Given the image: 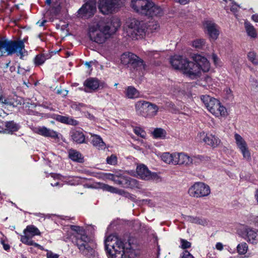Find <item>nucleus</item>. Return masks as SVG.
I'll return each instance as SVG.
<instances>
[{
  "instance_id": "1",
  "label": "nucleus",
  "mask_w": 258,
  "mask_h": 258,
  "mask_svg": "<svg viewBox=\"0 0 258 258\" xmlns=\"http://www.w3.org/2000/svg\"><path fill=\"white\" fill-rule=\"evenodd\" d=\"M104 242L105 249L109 254V258H135L139 254L130 243H124L115 235H109Z\"/></svg>"
},
{
  "instance_id": "2",
  "label": "nucleus",
  "mask_w": 258,
  "mask_h": 258,
  "mask_svg": "<svg viewBox=\"0 0 258 258\" xmlns=\"http://www.w3.org/2000/svg\"><path fill=\"white\" fill-rule=\"evenodd\" d=\"M120 26L119 22L112 26V23L106 22L104 20H100L96 26L89 27V35L90 39L98 44H102L114 33Z\"/></svg>"
},
{
  "instance_id": "3",
  "label": "nucleus",
  "mask_w": 258,
  "mask_h": 258,
  "mask_svg": "<svg viewBox=\"0 0 258 258\" xmlns=\"http://www.w3.org/2000/svg\"><path fill=\"white\" fill-rule=\"evenodd\" d=\"M23 41L9 40L5 38H0V56L9 55L16 53L22 59L27 54Z\"/></svg>"
},
{
  "instance_id": "4",
  "label": "nucleus",
  "mask_w": 258,
  "mask_h": 258,
  "mask_svg": "<svg viewBox=\"0 0 258 258\" xmlns=\"http://www.w3.org/2000/svg\"><path fill=\"white\" fill-rule=\"evenodd\" d=\"M201 99L207 109L216 117H226V108L216 99L209 95H202Z\"/></svg>"
},
{
  "instance_id": "5",
  "label": "nucleus",
  "mask_w": 258,
  "mask_h": 258,
  "mask_svg": "<svg viewBox=\"0 0 258 258\" xmlns=\"http://www.w3.org/2000/svg\"><path fill=\"white\" fill-rule=\"evenodd\" d=\"M109 178L115 183L125 188H133L137 185V181L128 176L122 171H115L113 174H109Z\"/></svg>"
},
{
  "instance_id": "6",
  "label": "nucleus",
  "mask_w": 258,
  "mask_h": 258,
  "mask_svg": "<svg viewBox=\"0 0 258 258\" xmlns=\"http://www.w3.org/2000/svg\"><path fill=\"white\" fill-rule=\"evenodd\" d=\"M23 233L24 235H21L20 238V241L23 243L28 245L34 246L41 250L43 249L42 246L31 239L33 237L41 234V232L36 227L33 225H28L24 230Z\"/></svg>"
},
{
  "instance_id": "7",
  "label": "nucleus",
  "mask_w": 258,
  "mask_h": 258,
  "mask_svg": "<svg viewBox=\"0 0 258 258\" xmlns=\"http://www.w3.org/2000/svg\"><path fill=\"white\" fill-rule=\"evenodd\" d=\"M137 112L144 117L155 116L158 110V106L146 101H139L135 104Z\"/></svg>"
},
{
  "instance_id": "8",
  "label": "nucleus",
  "mask_w": 258,
  "mask_h": 258,
  "mask_svg": "<svg viewBox=\"0 0 258 258\" xmlns=\"http://www.w3.org/2000/svg\"><path fill=\"white\" fill-rule=\"evenodd\" d=\"M91 239L87 235H83L78 239L77 246L80 252L88 258H93L96 255L95 250L89 245Z\"/></svg>"
},
{
  "instance_id": "9",
  "label": "nucleus",
  "mask_w": 258,
  "mask_h": 258,
  "mask_svg": "<svg viewBox=\"0 0 258 258\" xmlns=\"http://www.w3.org/2000/svg\"><path fill=\"white\" fill-rule=\"evenodd\" d=\"M210 192L209 186L203 182H196L188 189L189 195L195 198L206 197Z\"/></svg>"
},
{
  "instance_id": "10",
  "label": "nucleus",
  "mask_w": 258,
  "mask_h": 258,
  "mask_svg": "<svg viewBox=\"0 0 258 258\" xmlns=\"http://www.w3.org/2000/svg\"><path fill=\"white\" fill-rule=\"evenodd\" d=\"M121 5L120 0H100L98 8L103 14L112 13Z\"/></svg>"
},
{
  "instance_id": "11",
  "label": "nucleus",
  "mask_w": 258,
  "mask_h": 258,
  "mask_svg": "<svg viewBox=\"0 0 258 258\" xmlns=\"http://www.w3.org/2000/svg\"><path fill=\"white\" fill-rule=\"evenodd\" d=\"M121 5L120 0H100L98 8L103 14L112 13Z\"/></svg>"
},
{
  "instance_id": "12",
  "label": "nucleus",
  "mask_w": 258,
  "mask_h": 258,
  "mask_svg": "<svg viewBox=\"0 0 258 258\" xmlns=\"http://www.w3.org/2000/svg\"><path fill=\"white\" fill-rule=\"evenodd\" d=\"M145 31V27L143 24L136 19L131 20L127 30L128 35L132 39H138V36H142Z\"/></svg>"
},
{
  "instance_id": "13",
  "label": "nucleus",
  "mask_w": 258,
  "mask_h": 258,
  "mask_svg": "<svg viewBox=\"0 0 258 258\" xmlns=\"http://www.w3.org/2000/svg\"><path fill=\"white\" fill-rule=\"evenodd\" d=\"M152 5L149 0H132L131 6L136 12L147 16Z\"/></svg>"
},
{
  "instance_id": "14",
  "label": "nucleus",
  "mask_w": 258,
  "mask_h": 258,
  "mask_svg": "<svg viewBox=\"0 0 258 258\" xmlns=\"http://www.w3.org/2000/svg\"><path fill=\"white\" fill-rule=\"evenodd\" d=\"M136 172L139 178L145 180H157L158 175L155 172L150 171L144 164H140L137 166Z\"/></svg>"
},
{
  "instance_id": "15",
  "label": "nucleus",
  "mask_w": 258,
  "mask_h": 258,
  "mask_svg": "<svg viewBox=\"0 0 258 258\" xmlns=\"http://www.w3.org/2000/svg\"><path fill=\"white\" fill-rule=\"evenodd\" d=\"M234 139L236 146L242 154L243 158L246 160H250V153L244 139L240 135L236 133L234 134Z\"/></svg>"
},
{
  "instance_id": "16",
  "label": "nucleus",
  "mask_w": 258,
  "mask_h": 258,
  "mask_svg": "<svg viewBox=\"0 0 258 258\" xmlns=\"http://www.w3.org/2000/svg\"><path fill=\"white\" fill-rule=\"evenodd\" d=\"M184 74L191 79H195L200 76L201 73L200 69L195 61L188 60L183 70Z\"/></svg>"
},
{
  "instance_id": "17",
  "label": "nucleus",
  "mask_w": 258,
  "mask_h": 258,
  "mask_svg": "<svg viewBox=\"0 0 258 258\" xmlns=\"http://www.w3.org/2000/svg\"><path fill=\"white\" fill-rule=\"evenodd\" d=\"M96 11V3L94 0L90 1L84 4L78 11V14L85 18L93 16Z\"/></svg>"
},
{
  "instance_id": "18",
  "label": "nucleus",
  "mask_w": 258,
  "mask_h": 258,
  "mask_svg": "<svg viewBox=\"0 0 258 258\" xmlns=\"http://www.w3.org/2000/svg\"><path fill=\"white\" fill-rule=\"evenodd\" d=\"M199 136L206 144L213 148L218 147L221 143L220 140L212 134L208 133L205 135L204 132H202L199 134Z\"/></svg>"
},
{
  "instance_id": "19",
  "label": "nucleus",
  "mask_w": 258,
  "mask_h": 258,
  "mask_svg": "<svg viewBox=\"0 0 258 258\" xmlns=\"http://www.w3.org/2000/svg\"><path fill=\"white\" fill-rule=\"evenodd\" d=\"M242 236L248 242L252 244H256L258 242V233L252 228H244Z\"/></svg>"
},
{
  "instance_id": "20",
  "label": "nucleus",
  "mask_w": 258,
  "mask_h": 258,
  "mask_svg": "<svg viewBox=\"0 0 258 258\" xmlns=\"http://www.w3.org/2000/svg\"><path fill=\"white\" fill-rule=\"evenodd\" d=\"M205 27L210 38L213 40H216L219 35L218 26L212 22L207 21L205 24Z\"/></svg>"
},
{
  "instance_id": "21",
  "label": "nucleus",
  "mask_w": 258,
  "mask_h": 258,
  "mask_svg": "<svg viewBox=\"0 0 258 258\" xmlns=\"http://www.w3.org/2000/svg\"><path fill=\"white\" fill-rule=\"evenodd\" d=\"M188 60L180 55H174L170 58V63L175 70H183Z\"/></svg>"
},
{
  "instance_id": "22",
  "label": "nucleus",
  "mask_w": 258,
  "mask_h": 258,
  "mask_svg": "<svg viewBox=\"0 0 258 258\" xmlns=\"http://www.w3.org/2000/svg\"><path fill=\"white\" fill-rule=\"evenodd\" d=\"M194 61L200 69L201 73L207 72L210 69V64L208 59L201 55H196L194 57Z\"/></svg>"
},
{
  "instance_id": "23",
  "label": "nucleus",
  "mask_w": 258,
  "mask_h": 258,
  "mask_svg": "<svg viewBox=\"0 0 258 258\" xmlns=\"http://www.w3.org/2000/svg\"><path fill=\"white\" fill-rule=\"evenodd\" d=\"M174 165H189L192 163L193 158L184 153H175Z\"/></svg>"
},
{
  "instance_id": "24",
  "label": "nucleus",
  "mask_w": 258,
  "mask_h": 258,
  "mask_svg": "<svg viewBox=\"0 0 258 258\" xmlns=\"http://www.w3.org/2000/svg\"><path fill=\"white\" fill-rule=\"evenodd\" d=\"M84 91L86 92L91 93L96 91L99 86L98 80L93 78H90L84 82Z\"/></svg>"
},
{
  "instance_id": "25",
  "label": "nucleus",
  "mask_w": 258,
  "mask_h": 258,
  "mask_svg": "<svg viewBox=\"0 0 258 258\" xmlns=\"http://www.w3.org/2000/svg\"><path fill=\"white\" fill-rule=\"evenodd\" d=\"M36 132L43 137H50L54 139H58V133L45 126L39 127Z\"/></svg>"
},
{
  "instance_id": "26",
  "label": "nucleus",
  "mask_w": 258,
  "mask_h": 258,
  "mask_svg": "<svg viewBox=\"0 0 258 258\" xmlns=\"http://www.w3.org/2000/svg\"><path fill=\"white\" fill-rule=\"evenodd\" d=\"M132 61L130 68L137 71L143 72L146 70L147 66L144 60L136 55V58Z\"/></svg>"
},
{
  "instance_id": "27",
  "label": "nucleus",
  "mask_w": 258,
  "mask_h": 258,
  "mask_svg": "<svg viewBox=\"0 0 258 258\" xmlns=\"http://www.w3.org/2000/svg\"><path fill=\"white\" fill-rule=\"evenodd\" d=\"M90 141L93 146L99 150H104L106 148L105 143L99 135L91 134Z\"/></svg>"
},
{
  "instance_id": "28",
  "label": "nucleus",
  "mask_w": 258,
  "mask_h": 258,
  "mask_svg": "<svg viewBox=\"0 0 258 258\" xmlns=\"http://www.w3.org/2000/svg\"><path fill=\"white\" fill-rule=\"evenodd\" d=\"M71 136L74 142L78 144H82L85 143V136L80 130H74L71 132Z\"/></svg>"
},
{
  "instance_id": "29",
  "label": "nucleus",
  "mask_w": 258,
  "mask_h": 258,
  "mask_svg": "<svg viewBox=\"0 0 258 258\" xmlns=\"http://www.w3.org/2000/svg\"><path fill=\"white\" fill-rule=\"evenodd\" d=\"M53 118L63 123H66L72 125H76L78 124V122L76 120L68 116L54 114L53 115Z\"/></svg>"
},
{
  "instance_id": "30",
  "label": "nucleus",
  "mask_w": 258,
  "mask_h": 258,
  "mask_svg": "<svg viewBox=\"0 0 258 258\" xmlns=\"http://www.w3.org/2000/svg\"><path fill=\"white\" fill-rule=\"evenodd\" d=\"M184 219L189 222L199 224L202 226L208 225V221L206 219L191 216L182 215Z\"/></svg>"
},
{
  "instance_id": "31",
  "label": "nucleus",
  "mask_w": 258,
  "mask_h": 258,
  "mask_svg": "<svg viewBox=\"0 0 258 258\" xmlns=\"http://www.w3.org/2000/svg\"><path fill=\"white\" fill-rule=\"evenodd\" d=\"M134 58H136V55L128 52L123 53L120 56L121 63L123 65H128L130 67Z\"/></svg>"
},
{
  "instance_id": "32",
  "label": "nucleus",
  "mask_w": 258,
  "mask_h": 258,
  "mask_svg": "<svg viewBox=\"0 0 258 258\" xmlns=\"http://www.w3.org/2000/svg\"><path fill=\"white\" fill-rule=\"evenodd\" d=\"M69 158L73 161L83 163L84 158L82 155L78 151L74 149H71L69 151Z\"/></svg>"
},
{
  "instance_id": "33",
  "label": "nucleus",
  "mask_w": 258,
  "mask_h": 258,
  "mask_svg": "<svg viewBox=\"0 0 258 258\" xmlns=\"http://www.w3.org/2000/svg\"><path fill=\"white\" fill-rule=\"evenodd\" d=\"M5 132L8 134H12L13 132L17 131L20 127L19 124L13 121L5 122Z\"/></svg>"
},
{
  "instance_id": "34",
  "label": "nucleus",
  "mask_w": 258,
  "mask_h": 258,
  "mask_svg": "<svg viewBox=\"0 0 258 258\" xmlns=\"http://www.w3.org/2000/svg\"><path fill=\"white\" fill-rule=\"evenodd\" d=\"M125 94L130 99H136L140 97V92L133 86H128L125 90Z\"/></svg>"
},
{
  "instance_id": "35",
  "label": "nucleus",
  "mask_w": 258,
  "mask_h": 258,
  "mask_svg": "<svg viewBox=\"0 0 258 258\" xmlns=\"http://www.w3.org/2000/svg\"><path fill=\"white\" fill-rule=\"evenodd\" d=\"M163 14L162 9L159 6L155 5L153 2L152 8L150 9L147 16L149 17H160Z\"/></svg>"
},
{
  "instance_id": "36",
  "label": "nucleus",
  "mask_w": 258,
  "mask_h": 258,
  "mask_svg": "<svg viewBox=\"0 0 258 258\" xmlns=\"http://www.w3.org/2000/svg\"><path fill=\"white\" fill-rule=\"evenodd\" d=\"M244 27L247 35L251 38H255L257 33L254 27L248 21L244 23Z\"/></svg>"
},
{
  "instance_id": "37",
  "label": "nucleus",
  "mask_w": 258,
  "mask_h": 258,
  "mask_svg": "<svg viewBox=\"0 0 258 258\" xmlns=\"http://www.w3.org/2000/svg\"><path fill=\"white\" fill-rule=\"evenodd\" d=\"M175 153L170 154L169 153L166 152L162 154L161 155L162 160L167 164H172L174 165V160Z\"/></svg>"
},
{
  "instance_id": "38",
  "label": "nucleus",
  "mask_w": 258,
  "mask_h": 258,
  "mask_svg": "<svg viewBox=\"0 0 258 258\" xmlns=\"http://www.w3.org/2000/svg\"><path fill=\"white\" fill-rule=\"evenodd\" d=\"M153 136L156 139H165L166 136V132L161 128L155 129L153 132Z\"/></svg>"
},
{
  "instance_id": "39",
  "label": "nucleus",
  "mask_w": 258,
  "mask_h": 258,
  "mask_svg": "<svg viewBox=\"0 0 258 258\" xmlns=\"http://www.w3.org/2000/svg\"><path fill=\"white\" fill-rule=\"evenodd\" d=\"M71 228L72 230L77 232V235H76V242L77 243L78 241V239L80 238L83 235H87L86 234H85V231L84 230V229L82 227H81L80 226H75V225H71Z\"/></svg>"
},
{
  "instance_id": "40",
  "label": "nucleus",
  "mask_w": 258,
  "mask_h": 258,
  "mask_svg": "<svg viewBox=\"0 0 258 258\" xmlns=\"http://www.w3.org/2000/svg\"><path fill=\"white\" fill-rule=\"evenodd\" d=\"M46 55L44 54H40L37 55L34 59V63L36 66H40L44 63L48 58Z\"/></svg>"
},
{
  "instance_id": "41",
  "label": "nucleus",
  "mask_w": 258,
  "mask_h": 258,
  "mask_svg": "<svg viewBox=\"0 0 258 258\" xmlns=\"http://www.w3.org/2000/svg\"><path fill=\"white\" fill-rule=\"evenodd\" d=\"M237 250L239 254H244L247 251L248 245L245 242H242L237 245Z\"/></svg>"
},
{
  "instance_id": "42",
  "label": "nucleus",
  "mask_w": 258,
  "mask_h": 258,
  "mask_svg": "<svg viewBox=\"0 0 258 258\" xmlns=\"http://www.w3.org/2000/svg\"><path fill=\"white\" fill-rule=\"evenodd\" d=\"M145 53L146 55L151 60L159 58L161 56L160 52L158 51H147Z\"/></svg>"
},
{
  "instance_id": "43",
  "label": "nucleus",
  "mask_w": 258,
  "mask_h": 258,
  "mask_svg": "<svg viewBox=\"0 0 258 258\" xmlns=\"http://www.w3.org/2000/svg\"><path fill=\"white\" fill-rule=\"evenodd\" d=\"M0 102L9 106H14V99L10 97H0Z\"/></svg>"
},
{
  "instance_id": "44",
  "label": "nucleus",
  "mask_w": 258,
  "mask_h": 258,
  "mask_svg": "<svg viewBox=\"0 0 258 258\" xmlns=\"http://www.w3.org/2000/svg\"><path fill=\"white\" fill-rule=\"evenodd\" d=\"M205 44V40L203 39H198L192 42V46L196 48H201Z\"/></svg>"
},
{
  "instance_id": "45",
  "label": "nucleus",
  "mask_w": 258,
  "mask_h": 258,
  "mask_svg": "<svg viewBox=\"0 0 258 258\" xmlns=\"http://www.w3.org/2000/svg\"><path fill=\"white\" fill-rule=\"evenodd\" d=\"M170 92L174 96H179L183 94V92L180 89V86L178 85L172 87Z\"/></svg>"
},
{
  "instance_id": "46",
  "label": "nucleus",
  "mask_w": 258,
  "mask_h": 258,
  "mask_svg": "<svg viewBox=\"0 0 258 258\" xmlns=\"http://www.w3.org/2000/svg\"><path fill=\"white\" fill-rule=\"evenodd\" d=\"M115 193L121 195L128 199H130L133 201L135 200V198L133 195H131L128 192L125 191L124 190L117 188V191Z\"/></svg>"
},
{
  "instance_id": "47",
  "label": "nucleus",
  "mask_w": 258,
  "mask_h": 258,
  "mask_svg": "<svg viewBox=\"0 0 258 258\" xmlns=\"http://www.w3.org/2000/svg\"><path fill=\"white\" fill-rule=\"evenodd\" d=\"M134 133L138 136H140L141 137L144 138L146 137V132L141 128L139 127H136L134 129Z\"/></svg>"
},
{
  "instance_id": "48",
  "label": "nucleus",
  "mask_w": 258,
  "mask_h": 258,
  "mask_svg": "<svg viewBox=\"0 0 258 258\" xmlns=\"http://www.w3.org/2000/svg\"><path fill=\"white\" fill-rule=\"evenodd\" d=\"M106 162L109 164L115 165L117 164V157L114 155H111L110 156L107 158Z\"/></svg>"
},
{
  "instance_id": "49",
  "label": "nucleus",
  "mask_w": 258,
  "mask_h": 258,
  "mask_svg": "<svg viewBox=\"0 0 258 258\" xmlns=\"http://www.w3.org/2000/svg\"><path fill=\"white\" fill-rule=\"evenodd\" d=\"M249 60L254 64H257L258 61L256 58V55L254 52H249L247 54Z\"/></svg>"
},
{
  "instance_id": "50",
  "label": "nucleus",
  "mask_w": 258,
  "mask_h": 258,
  "mask_svg": "<svg viewBox=\"0 0 258 258\" xmlns=\"http://www.w3.org/2000/svg\"><path fill=\"white\" fill-rule=\"evenodd\" d=\"M180 244H181V247L182 249H186L190 247L191 243L188 242V241L184 240V239H181L180 240Z\"/></svg>"
},
{
  "instance_id": "51",
  "label": "nucleus",
  "mask_w": 258,
  "mask_h": 258,
  "mask_svg": "<svg viewBox=\"0 0 258 258\" xmlns=\"http://www.w3.org/2000/svg\"><path fill=\"white\" fill-rule=\"evenodd\" d=\"M104 188L105 190L107 191H110L112 193H115L117 191V188H115L114 187L108 185H104Z\"/></svg>"
},
{
  "instance_id": "52",
  "label": "nucleus",
  "mask_w": 258,
  "mask_h": 258,
  "mask_svg": "<svg viewBox=\"0 0 258 258\" xmlns=\"http://www.w3.org/2000/svg\"><path fill=\"white\" fill-rule=\"evenodd\" d=\"M46 257L47 258H58L59 255L50 250H47Z\"/></svg>"
},
{
  "instance_id": "53",
  "label": "nucleus",
  "mask_w": 258,
  "mask_h": 258,
  "mask_svg": "<svg viewBox=\"0 0 258 258\" xmlns=\"http://www.w3.org/2000/svg\"><path fill=\"white\" fill-rule=\"evenodd\" d=\"M71 107L75 110H80L83 106L82 104L77 103V102H72L71 105Z\"/></svg>"
},
{
  "instance_id": "54",
  "label": "nucleus",
  "mask_w": 258,
  "mask_h": 258,
  "mask_svg": "<svg viewBox=\"0 0 258 258\" xmlns=\"http://www.w3.org/2000/svg\"><path fill=\"white\" fill-rule=\"evenodd\" d=\"M181 258H194V257L188 251L185 250L182 252Z\"/></svg>"
},
{
  "instance_id": "55",
  "label": "nucleus",
  "mask_w": 258,
  "mask_h": 258,
  "mask_svg": "<svg viewBox=\"0 0 258 258\" xmlns=\"http://www.w3.org/2000/svg\"><path fill=\"white\" fill-rule=\"evenodd\" d=\"M1 243L3 245V248L5 250H8L10 249V245L8 243H6L3 240L1 241Z\"/></svg>"
},
{
  "instance_id": "56",
  "label": "nucleus",
  "mask_w": 258,
  "mask_h": 258,
  "mask_svg": "<svg viewBox=\"0 0 258 258\" xmlns=\"http://www.w3.org/2000/svg\"><path fill=\"white\" fill-rule=\"evenodd\" d=\"M85 173H86L88 175H91V176H94V177H99V173H96V172H91L90 171H85Z\"/></svg>"
},
{
  "instance_id": "57",
  "label": "nucleus",
  "mask_w": 258,
  "mask_h": 258,
  "mask_svg": "<svg viewBox=\"0 0 258 258\" xmlns=\"http://www.w3.org/2000/svg\"><path fill=\"white\" fill-rule=\"evenodd\" d=\"M51 176L54 179H56V180H61L62 177V176L60 174H53V173H52L51 174Z\"/></svg>"
},
{
  "instance_id": "58",
  "label": "nucleus",
  "mask_w": 258,
  "mask_h": 258,
  "mask_svg": "<svg viewBox=\"0 0 258 258\" xmlns=\"http://www.w3.org/2000/svg\"><path fill=\"white\" fill-rule=\"evenodd\" d=\"M51 185L52 186L61 187V186H62V184L60 183L58 181H56L54 182H51Z\"/></svg>"
},
{
  "instance_id": "59",
  "label": "nucleus",
  "mask_w": 258,
  "mask_h": 258,
  "mask_svg": "<svg viewBox=\"0 0 258 258\" xmlns=\"http://www.w3.org/2000/svg\"><path fill=\"white\" fill-rule=\"evenodd\" d=\"M216 248L218 250H222L223 248V245L222 243L218 242L216 244Z\"/></svg>"
},
{
  "instance_id": "60",
  "label": "nucleus",
  "mask_w": 258,
  "mask_h": 258,
  "mask_svg": "<svg viewBox=\"0 0 258 258\" xmlns=\"http://www.w3.org/2000/svg\"><path fill=\"white\" fill-rule=\"evenodd\" d=\"M237 10H238V6L236 5H232L230 8L231 11H232L234 13H235L236 12H237Z\"/></svg>"
},
{
  "instance_id": "61",
  "label": "nucleus",
  "mask_w": 258,
  "mask_h": 258,
  "mask_svg": "<svg viewBox=\"0 0 258 258\" xmlns=\"http://www.w3.org/2000/svg\"><path fill=\"white\" fill-rule=\"evenodd\" d=\"M252 86L253 89L258 90V82L253 79Z\"/></svg>"
},
{
  "instance_id": "62",
  "label": "nucleus",
  "mask_w": 258,
  "mask_h": 258,
  "mask_svg": "<svg viewBox=\"0 0 258 258\" xmlns=\"http://www.w3.org/2000/svg\"><path fill=\"white\" fill-rule=\"evenodd\" d=\"M175 2L179 3L181 5H185L187 4L189 0H174Z\"/></svg>"
},
{
  "instance_id": "63",
  "label": "nucleus",
  "mask_w": 258,
  "mask_h": 258,
  "mask_svg": "<svg viewBox=\"0 0 258 258\" xmlns=\"http://www.w3.org/2000/svg\"><path fill=\"white\" fill-rule=\"evenodd\" d=\"M251 19L255 22H258V14H255L251 16Z\"/></svg>"
},
{
  "instance_id": "64",
  "label": "nucleus",
  "mask_w": 258,
  "mask_h": 258,
  "mask_svg": "<svg viewBox=\"0 0 258 258\" xmlns=\"http://www.w3.org/2000/svg\"><path fill=\"white\" fill-rule=\"evenodd\" d=\"M46 22V20H44L42 21H38L37 22V24L39 25L40 27H42L44 25L45 23Z\"/></svg>"
}]
</instances>
